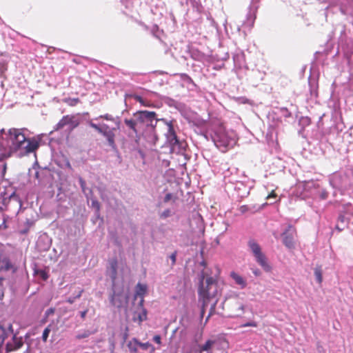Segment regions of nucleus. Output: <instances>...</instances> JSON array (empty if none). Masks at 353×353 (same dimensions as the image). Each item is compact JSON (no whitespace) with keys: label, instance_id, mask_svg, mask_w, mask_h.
Returning a JSON list of instances; mask_svg holds the SVG:
<instances>
[{"label":"nucleus","instance_id":"nucleus-28","mask_svg":"<svg viewBox=\"0 0 353 353\" xmlns=\"http://www.w3.org/2000/svg\"><path fill=\"white\" fill-rule=\"evenodd\" d=\"M1 262L3 264V266H2L1 268H3V270H4L8 271V270H11L13 268L12 263L10 262V259L8 258H3L1 260Z\"/></svg>","mask_w":353,"mask_h":353},{"label":"nucleus","instance_id":"nucleus-16","mask_svg":"<svg viewBox=\"0 0 353 353\" xmlns=\"http://www.w3.org/2000/svg\"><path fill=\"white\" fill-rule=\"evenodd\" d=\"M101 129L102 132H100L99 134H102L103 137H105L106 138L108 145L110 147H112V148H114V147H115V143H114L115 134H114V131L115 130V128H110L107 124L102 123V124H101Z\"/></svg>","mask_w":353,"mask_h":353},{"label":"nucleus","instance_id":"nucleus-2","mask_svg":"<svg viewBox=\"0 0 353 353\" xmlns=\"http://www.w3.org/2000/svg\"><path fill=\"white\" fill-rule=\"evenodd\" d=\"M9 336L12 337L10 341H8L6 344V352H10L19 350L23 345V339L21 336L18 337L17 333L14 332L12 324H8L7 327L0 325V353L3 349V344L6 339Z\"/></svg>","mask_w":353,"mask_h":353},{"label":"nucleus","instance_id":"nucleus-57","mask_svg":"<svg viewBox=\"0 0 353 353\" xmlns=\"http://www.w3.org/2000/svg\"><path fill=\"white\" fill-rule=\"evenodd\" d=\"M2 270H3V268H1V267H0V271H1Z\"/></svg>","mask_w":353,"mask_h":353},{"label":"nucleus","instance_id":"nucleus-10","mask_svg":"<svg viewBox=\"0 0 353 353\" xmlns=\"http://www.w3.org/2000/svg\"><path fill=\"white\" fill-rule=\"evenodd\" d=\"M80 123V118L79 115H65L57 123L54 127L55 130L62 129L65 126H68L70 131L76 128Z\"/></svg>","mask_w":353,"mask_h":353},{"label":"nucleus","instance_id":"nucleus-1","mask_svg":"<svg viewBox=\"0 0 353 353\" xmlns=\"http://www.w3.org/2000/svg\"><path fill=\"white\" fill-rule=\"evenodd\" d=\"M25 128H10L7 132L1 129L2 150H8L9 154L16 152L19 157L34 152L39 146L35 139L26 137Z\"/></svg>","mask_w":353,"mask_h":353},{"label":"nucleus","instance_id":"nucleus-25","mask_svg":"<svg viewBox=\"0 0 353 353\" xmlns=\"http://www.w3.org/2000/svg\"><path fill=\"white\" fill-rule=\"evenodd\" d=\"M79 184H80V186H81V190H82L83 193L86 196H88V192H87L88 191L89 192H91V190L88 189V188H86V183H85V181H84V179L82 177L79 176Z\"/></svg>","mask_w":353,"mask_h":353},{"label":"nucleus","instance_id":"nucleus-15","mask_svg":"<svg viewBox=\"0 0 353 353\" xmlns=\"http://www.w3.org/2000/svg\"><path fill=\"white\" fill-rule=\"evenodd\" d=\"M118 260L116 257L112 258L108 261V266L107 268V275L112 281V285L117 284L116 280L117 276Z\"/></svg>","mask_w":353,"mask_h":353},{"label":"nucleus","instance_id":"nucleus-12","mask_svg":"<svg viewBox=\"0 0 353 353\" xmlns=\"http://www.w3.org/2000/svg\"><path fill=\"white\" fill-rule=\"evenodd\" d=\"M215 145L222 152H225L230 148H233L236 141L234 139L230 138L224 132L217 134L216 139L214 140Z\"/></svg>","mask_w":353,"mask_h":353},{"label":"nucleus","instance_id":"nucleus-54","mask_svg":"<svg viewBox=\"0 0 353 353\" xmlns=\"http://www.w3.org/2000/svg\"><path fill=\"white\" fill-rule=\"evenodd\" d=\"M5 69H6V68H5L4 65H3V66H2V68H1V70L2 71H3V70H5Z\"/></svg>","mask_w":353,"mask_h":353},{"label":"nucleus","instance_id":"nucleus-53","mask_svg":"<svg viewBox=\"0 0 353 353\" xmlns=\"http://www.w3.org/2000/svg\"><path fill=\"white\" fill-rule=\"evenodd\" d=\"M28 338H29V334H26V339H27Z\"/></svg>","mask_w":353,"mask_h":353},{"label":"nucleus","instance_id":"nucleus-55","mask_svg":"<svg viewBox=\"0 0 353 353\" xmlns=\"http://www.w3.org/2000/svg\"><path fill=\"white\" fill-rule=\"evenodd\" d=\"M139 319H140V321H143V319L141 317V316H139Z\"/></svg>","mask_w":353,"mask_h":353},{"label":"nucleus","instance_id":"nucleus-33","mask_svg":"<svg viewBox=\"0 0 353 353\" xmlns=\"http://www.w3.org/2000/svg\"><path fill=\"white\" fill-rule=\"evenodd\" d=\"M6 172V164L0 161V177H3Z\"/></svg>","mask_w":353,"mask_h":353},{"label":"nucleus","instance_id":"nucleus-8","mask_svg":"<svg viewBox=\"0 0 353 353\" xmlns=\"http://www.w3.org/2000/svg\"><path fill=\"white\" fill-rule=\"evenodd\" d=\"M8 200L5 203L4 211L11 213L12 215H17L22 208V202L20 197L14 192L10 194Z\"/></svg>","mask_w":353,"mask_h":353},{"label":"nucleus","instance_id":"nucleus-9","mask_svg":"<svg viewBox=\"0 0 353 353\" xmlns=\"http://www.w3.org/2000/svg\"><path fill=\"white\" fill-rule=\"evenodd\" d=\"M112 294L110 301L112 305L117 308L122 307L127 301L128 296L123 293L122 289L117 287V285H112Z\"/></svg>","mask_w":353,"mask_h":353},{"label":"nucleus","instance_id":"nucleus-32","mask_svg":"<svg viewBox=\"0 0 353 353\" xmlns=\"http://www.w3.org/2000/svg\"><path fill=\"white\" fill-rule=\"evenodd\" d=\"M99 119H103L107 121H114V117L109 114L100 115L99 117L95 118L94 120H99Z\"/></svg>","mask_w":353,"mask_h":353},{"label":"nucleus","instance_id":"nucleus-23","mask_svg":"<svg viewBox=\"0 0 353 353\" xmlns=\"http://www.w3.org/2000/svg\"><path fill=\"white\" fill-rule=\"evenodd\" d=\"M34 274L39 276L43 281H46L48 279V272L43 269L34 270Z\"/></svg>","mask_w":353,"mask_h":353},{"label":"nucleus","instance_id":"nucleus-4","mask_svg":"<svg viewBox=\"0 0 353 353\" xmlns=\"http://www.w3.org/2000/svg\"><path fill=\"white\" fill-rule=\"evenodd\" d=\"M199 301L202 302L201 316L203 317L205 314V307L211 299L216 296L217 294V283L212 277H208L205 283H201L199 289Z\"/></svg>","mask_w":353,"mask_h":353},{"label":"nucleus","instance_id":"nucleus-5","mask_svg":"<svg viewBox=\"0 0 353 353\" xmlns=\"http://www.w3.org/2000/svg\"><path fill=\"white\" fill-rule=\"evenodd\" d=\"M248 246L255 257L256 262L261 266L265 272L271 270V266L268 263L265 255L262 252L261 248L259 243L254 240H250L248 241Z\"/></svg>","mask_w":353,"mask_h":353},{"label":"nucleus","instance_id":"nucleus-41","mask_svg":"<svg viewBox=\"0 0 353 353\" xmlns=\"http://www.w3.org/2000/svg\"><path fill=\"white\" fill-rule=\"evenodd\" d=\"M277 196L276 194L275 193L274 190H272L266 197L267 199H270L271 198L275 199Z\"/></svg>","mask_w":353,"mask_h":353},{"label":"nucleus","instance_id":"nucleus-17","mask_svg":"<svg viewBox=\"0 0 353 353\" xmlns=\"http://www.w3.org/2000/svg\"><path fill=\"white\" fill-rule=\"evenodd\" d=\"M292 229L290 225L288 228L282 234L283 243L288 248H294V236L293 234L290 233V230Z\"/></svg>","mask_w":353,"mask_h":353},{"label":"nucleus","instance_id":"nucleus-18","mask_svg":"<svg viewBox=\"0 0 353 353\" xmlns=\"http://www.w3.org/2000/svg\"><path fill=\"white\" fill-rule=\"evenodd\" d=\"M57 164L59 167H60L61 168H62L63 170L68 169L70 171H72L73 170L72 168V165L70 163V161L65 156H62L61 158L57 159Z\"/></svg>","mask_w":353,"mask_h":353},{"label":"nucleus","instance_id":"nucleus-19","mask_svg":"<svg viewBox=\"0 0 353 353\" xmlns=\"http://www.w3.org/2000/svg\"><path fill=\"white\" fill-rule=\"evenodd\" d=\"M216 343V341L215 340H207L204 344L199 346V352L202 353L203 352L210 351Z\"/></svg>","mask_w":353,"mask_h":353},{"label":"nucleus","instance_id":"nucleus-48","mask_svg":"<svg viewBox=\"0 0 353 353\" xmlns=\"http://www.w3.org/2000/svg\"><path fill=\"white\" fill-rule=\"evenodd\" d=\"M161 341V337L156 335V343H159Z\"/></svg>","mask_w":353,"mask_h":353},{"label":"nucleus","instance_id":"nucleus-36","mask_svg":"<svg viewBox=\"0 0 353 353\" xmlns=\"http://www.w3.org/2000/svg\"><path fill=\"white\" fill-rule=\"evenodd\" d=\"M176 255H177V252L174 251L169 256V258L171 260V267H173L176 263Z\"/></svg>","mask_w":353,"mask_h":353},{"label":"nucleus","instance_id":"nucleus-7","mask_svg":"<svg viewBox=\"0 0 353 353\" xmlns=\"http://www.w3.org/2000/svg\"><path fill=\"white\" fill-rule=\"evenodd\" d=\"M224 305L228 308L230 317H241L245 312L244 305L238 298L228 299L225 301Z\"/></svg>","mask_w":353,"mask_h":353},{"label":"nucleus","instance_id":"nucleus-30","mask_svg":"<svg viewBox=\"0 0 353 353\" xmlns=\"http://www.w3.org/2000/svg\"><path fill=\"white\" fill-rule=\"evenodd\" d=\"M172 212L170 209L165 210L163 212H161L159 215L161 219H166L172 215Z\"/></svg>","mask_w":353,"mask_h":353},{"label":"nucleus","instance_id":"nucleus-47","mask_svg":"<svg viewBox=\"0 0 353 353\" xmlns=\"http://www.w3.org/2000/svg\"><path fill=\"white\" fill-rule=\"evenodd\" d=\"M27 345H28L27 348H26V351L23 353H28L29 351H30V345L29 343H27Z\"/></svg>","mask_w":353,"mask_h":353},{"label":"nucleus","instance_id":"nucleus-29","mask_svg":"<svg viewBox=\"0 0 353 353\" xmlns=\"http://www.w3.org/2000/svg\"><path fill=\"white\" fill-rule=\"evenodd\" d=\"M82 290L79 291V293L74 296H70L66 300V302L70 303V304H72L73 303H74V301H76L77 299H79L81 297V294H82Z\"/></svg>","mask_w":353,"mask_h":353},{"label":"nucleus","instance_id":"nucleus-43","mask_svg":"<svg viewBox=\"0 0 353 353\" xmlns=\"http://www.w3.org/2000/svg\"><path fill=\"white\" fill-rule=\"evenodd\" d=\"M87 312H88V310H84V311H81L80 312V316L82 319H85L86 314H87Z\"/></svg>","mask_w":353,"mask_h":353},{"label":"nucleus","instance_id":"nucleus-11","mask_svg":"<svg viewBox=\"0 0 353 353\" xmlns=\"http://www.w3.org/2000/svg\"><path fill=\"white\" fill-rule=\"evenodd\" d=\"M147 292V285L139 283L134 289V294L132 299V305L135 310L142 309L144 301V295Z\"/></svg>","mask_w":353,"mask_h":353},{"label":"nucleus","instance_id":"nucleus-3","mask_svg":"<svg viewBox=\"0 0 353 353\" xmlns=\"http://www.w3.org/2000/svg\"><path fill=\"white\" fill-rule=\"evenodd\" d=\"M134 117L124 120L125 124L133 131L137 132V128H146L152 132L154 131V126L152 124L154 120V112L139 111L134 114Z\"/></svg>","mask_w":353,"mask_h":353},{"label":"nucleus","instance_id":"nucleus-44","mask_svg":"<svg viewBox=\"0 0 353 353\" xmlns=\"http://www.w3.org/2000/svg\"><path fill=\"white\" fill-rule=\"evenodd\" d=\"M240 210L241 212L244 213L248 210V207L246 205H242Z\"/></svg>","mask_w":353,"mask_h":353},{"label":"nucleus","instance_id":"nucleus-27","mask_svg":"<svg viewBox=\"0 0 353 353\" xmlns=\"http://www.w3.org/2000/svg\"><path fill=\"white\" fill-rule=\"evenodd\" d=\"M128 346L131 352H136L137 348L139 347L138 341L136 339H134L132 341L128 343Z\"/></svg>","mask_w":353,"mask_h":353},{"label":"nucleus","instance_id":"nucleus-31","mask_svg":"<svg viewBox=\"0 0 353 353\" xmlns=\"http://www.w3.org/2000/svg\"><path fill=\"white\" fill-rule=\"evenodd\" d=\"M50 332V325L48 326L47 327H46L43 332V334H42V340L43 341H46L48 336H49V334Z\"/></svg>","mask_w":353,"mask_h":353},{"label":"nucleus","instance_id":"nucleus-42","mask_svg":"<svg viewBox=\"0 0 353 353\" xmlns=\"http://www.w3.org/2000/svg\"><path fill=\"white\" fill-rule=\"evenodd\" d=\"M215 305H216V303H214L213 304V305L212 306L211 310H210V313H209V314H208V317L206 318L205 322H207V321H208L209 318H210V316L212 314V311H214V309H215Z\"/></svg>","mask_w":353,"mask_h":353},{"label":"nucleus","instance_id":"nucleus-35","mask_svg":"<svg viewBox=\"0 0 353 353\" xmlns=\"http://www.w3.org/2000/svg\"><path fill=\"white\" fill-rule=\"evenodd\" d=\"M88 125L91 128H92L95 130H97L99 133L102 132L101 129V125L96 124V123H93L92 121H89Z\"/></svg>","mask_w":353,"mask_h":353},{"label":"nucleus","instance_id":"nucleus-50","mask_svg":"<svg viewBox=\"0 0 353 353\" xmlns=\"http://www.w3.org/2000/svg\"><path fill=\"white\" fill-rule=\"evenodd\" d=\"M253 273L256 275V276H259L260 275V271L259 270H256L255 271L253 272Z\"/></svg>","mask_w":353,"mask_h":353},{"label":"nucleus","instance_id":"nucleus-13","mask_svg":"<svg viewBox=\"0 0 353 353\" xmlns=\"http://www.w3.org/2000/svg\"><path fill=\"white\" fill-rule=\"evenodd\" d=\"M176 187V190H173V188H171L170 190H165L166 193L162 198V203L174 205L179 200L180 196L182 194V191L179 190L177 185Z\"/></svg>","mask_w":353,"mask_h":353},{"label":"nucleus","instance_id":"nucleus-20","mask_svg":"<svg viewBox=\"0 0 353 353\" xmlns=\"http://www.w3.org/2000/svg\"><path fill=\"white\" fill-rule=\"evenodd\" d=\"M230 276L234 279V281L237 285L241 286L242 289L246 287V281L241 276H240L237 273L232 272L230 274Z\"/></svg>","mask_w":353,"mask_h":353},{"label":"nucleus","instance_id":"nucleus-24","mask_svg":"<svg viewBox=\"0 0 353 353\" xmlns=\"http://www.w3.org/2000/svg\"><path fill=\"white\" fill-rule=\"evenodd\" d=\"M94 334V332L90 330L80 331L76 336L77 339H83L89 337L91 334Z\"/></svg>","mask_w":353,"mask_h":353},{"label":"nucleus","instance_id":"nucleus-46","mask_svg":"<svg viewBox=\"0 0 353 353\" xmlns=\"http://www.w3.org/2000/svg\"><path fill=\"white\" fill-rule=\"evenodd\" d=\"M94 215L97 219H99L100 216V211H97V210H94Z\"/></svg>","mask_w":353,"mask_h":353},{"label":"nucleus","instance_id":"nucleus-14","mask_svg":"<svg viewBox=\"0 0 353 353\" xmlns=\"http://www.w3.org/2000/svg\"><path fill=\"white\" fill-rule=\"evenodd\" d=\"M26 210V214L30 216V218H26V221L23 224L20 225L19 233L21 234H26L28 233L30 229L34 225L35 212L31 208L25 209Z\"/></svg>","mask_w":353,"mask_h":353},{"label":"nucleus","instance_id":"nucleus-56","mask_svg":"<svg viewBox=\"0 0 353 353\" xmlns=\"http://www.w3.org/2000/svg\"><path fill=\"white\" fill-rule=\"evenodd\" d=\"M282 110H285V111H288L287 108H283Z\"/></svg>","mask_w":353,"mask_h":353},{"label":"nucleus","instance_id":"nucleus-51","mask_svg":"<svg viewBox=\"0 0 353 353\" xmlns=\"http://www.w3.org/2000/svg\"><path fill=\"white\" fill-rule=\"evenodd\" d=\"M35 177H36L37 179H39V180H40V179H40V176H39V172H36V173H35Z\"/></svg>","mask_w":353,"mask_h":353},{"label":"nucleus","instance_id":"nucleus-38","mask_svg":"<svg viewBox=\"0 0 353 353\" xmlns=\"http://www.w3.org/2000/svg\"><path fill=\"white\" fill-rule=\"evenodd\" d=\"M92 207L94 209V210H97V211H100V203L97 200H92Z\"/></svg>","mask_w":353,"mask_h":353},{"label":"nucleus","instance_id":"nucleus-26","mask_svg":"<svg viewBox=\"0 0 353 353\" xmlns=\"http://www.w3.org/2000/svg\"><path fill=\"white\" fill-rule=\"evenodd\" d=\"M314 275L316 276V279L319 283H321L323 281V275H322V270L320 266L315 268L314 269Z\"/></svg>","mask_w":353,"mask_h":353},{"label":"nucleus","instance_id":"nucleus-45","mask_svg":"<svg viewBox=\"0 0 353 353\" xmlns=\"http://www.w3.org/2000/svg\"><path fill=\"white\" fill-rule=\"evenodd\" d=\"M150 33L152 36H154V25H152L150 28Z\"/></svg>","mask_w":353,"mask_h":353},{"label":"nucleus","instance_id":"nucleus-22","mask_svg":"<svg viewBox=\"0 0 353 353\" xmlns=\"http://www.w3.org/2000/svg\"><path fill=\"white\" fill-rule=\"evenodd\" d=\"M122 4L125 6V10L123 12L126 14H130L132 12V8L134 7V1L133 0H121Z\"/></svg>","mask_w":353,"mask_h":353},{"label":"nucleus","instance_id":"nucleus-40","mask_svg":"<svg viewBox=\"0 0 353 353\" xmlns=\"http://www.w3.org/2000/svg\"><path fill=\"white\" fill-rule=\"evenodd\" d=\"M54 309L51 307V308L48 309V310L46 311V312H45V315H46V316H47V317H48V316H50V314H54Z\"/></svg>","mask_w":353,"mask_h":353},{"label":"nucleus","instance_id":"nucleus-52","mask_svg":"<svg viewBox=\"0 0 353 353\" xmlns=\"http://www.w3.org/2000/svg\"><path fill=\"white\" fill-rule=\"evenodd\" d=\"M3 280H4V279L3 277H0V286H1L3 285Z\"/></svg>","mask_w":353,"mask_h":353},{"label":"nucleus","instance_id":"nucleus-34","mask_svg":"<svg viewBox=\"0 0 353 353\" xmlns=\"http://www.w3.org/2000/svg\"><path fill=\"white\" fill-rule=\"evenodd\" d=\"M88 125L91 128H92L95 130H97L99 133L102 132L101 129V125L96 124V123H93L92 121H89Z\"/></svg>","mask_w":353,"mask_h":353},{"label":"nucleus","instance_id":"nucleus-6","mask_svg":"<svg viewBox=\"0 0 353 353\" xmlns=\"http://www.w3.org/2000/svg\"><path fill=\"white\" fill-rule=\"evenodd\" d=\"M156 123H159V128L161 127V123L165 125V128L166 130L165 134L167 137L168 141L172 147V149L174 150L176 148H180L182 143L178 139L172 122H164L163 119L158 120L156 119Z\"/></svg>","mask_w":353,"mask_h":353},{"label":"nucleus","instance_id":"nucleus-21","mask_svg":"<svg viewBox=\"0 0 353 353\" xmlns=\"http://www.w3.org/2000/svg\"><path fill=\"white\" fill-rule=\"evenodd\" d=\"M8 196H10V194H8L6 190H1L0 189V211L3 212L5 209V203L8 200Z\"/></svg>","mask_w":353,"mask_h":353},{"label":"nucleus","instance_id":"nucleus-37","mask_svg":"<svg viewBox=\"0 0 353 353\" xmlns=\"http://www.w3.org/2000/svg\"><path fill=\"white\" fill-rule=\"evenodd\" d=\"M138 346L139 347L141 348L142 350H148V348L149 347H152V349L153 350L154 347L150 345L148 343H140L138 341Z\"/></svg>","mask_w":353,"mask_h":353},{"label":"nucleus","instance_id":"nucleus-39","mask_svg":"<svg viewBox=\"0 0 353 353\" xmlns=\"http://www.w3.org/2000/svg\"><path fill=\"white\" fill-rule=\"evenodd\" d=\"M257 323L255 322V321H250V322H248L245 324H243L241 325V327H257Z\"/></svg>","mask_w":353,"mask_h":353},{"label":"nucleus","instance_id":"nucleus-49","mask_svg":"<svg viewBox=\"0 0 353 353\" xmlns=\"http://www.w3.org/2000/svg\"><path fill=\"white\" fill-rule=\"evenodd\" d=\"M3 134V133L1 132V130H0V150H2V147H1V135Z\"/></svg>","mask_w":353,"mask_h":353}]
</instances>
